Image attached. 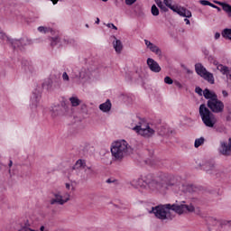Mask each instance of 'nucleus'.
Here are the masks:
<instances>
[{"label": "nucleus", "mask_w": 231, "mask_h": 231, "mask_svg": "<svg viewBox=\"0 0 231 231\" xmlns=\"http://www.w3.org/2000/svg\"><path fill=\"white\" fill-rule=\"evenodd\" d=\"M139 183H145L150 189H156V190H169L170 187H174L178 184V180L174 175L170 173H161L157 177L153 174L148 173L142 176L138 180Z\"/></svg>", "instance_id": "1"}, {"label": "nucleus", "mask_w": 231, "mask_h": 231, "mask_svg": "<svg viewBox=\"0 0 231 231\" xmlns=\"http://www.w3.org/2000/svg\"><path fill=\"white\" fill-rule=\"evenodd\" d=\"M224 111L225 103L219 99H215V101H208L207 105L201 104L199 108L201 120L206 127H214L217 122L214 113L219 114L223 113Z\"/></svg>", "instance_id": "2"}, {"label": "nucleus", "mask_w": 231, "mask_h": 231, "mask_svg": "<svg viewBox=\"0 0 231 231\" xmlns=\"http://www.w3.org/2000/svg\"><path fill=\"white\" fill-rule=\"evenodd\" d=\"M133 147L129 146L127 141H116L112 143L111 152L115 162H122L125 156L133 154Z\"/></svg>", "instance_id": "3"}, {"label": "nucleus", "mask_w": 231, "mask_h": 231, "mask_svg": "<svg viewBox=\"0 0 231 231\" xmlns=\"http://www.w3.org/2000/svg\"><path fill=\"white\" fill-rule=\"evenodd\" d=\"M171 207V204H165V205H158L155 207H152V209L149 211V214H154L155 217L157 219H161V221H165V219H168L169 221H172L174 217L171 216V213L169 212V208Z\"/></svg>", "instance_id": "4"}, {"label": "nucleus", "mask_w": 231, "mask_h": 231, "mask_svg": "<svg viewBox=\"0 0 231 231\" xmlns=\"http://www.w3.org/2000/svg\"><path fill=\"white\" fill-rule=\"evenodd\" d=\"M0 33L2 35V39L5 38L6 41L10 42L14 50H16V48H19V50H23L24 46H32V44H33V40L30 38H21L20 40H14L6 36V34L4 32H0Z\"/></svg>", "instance_id": "5"}, {"label": "nucleus", "mask_w": 231, "mask_h": 231, "mask_svg": "<svg viewBox=\"0 0 231 231\" xmlns=\"http://www.w3.org/2000/svg\"><path fill=\"white\" fill-rule=\"evenodd\" d=\"M195 71L197 75L207 80L208 84H215L216 79H214V74L208 71L206 68H204L203 64L196 63L195 64Z\"/></svg>", "instance_id": "6"}, {"label": "nucleus", "mask_w": 231, "mask_h": 231, "mask_svg": "<svg viewBox=\"0 0 231 231\" xmlns=\"http://www.w3.org/2000/svg\"><path fill=\"white\" fill-rule=\"evenodd\" d=\"M163 3L166 8H170V10H172V12L178 14V15H180V17H192V13L187 10V8L172 5V0H163Z\"/></svg>", "instance_id": "7"}, {"label": "nucleus", "mask_w": 231, "mask_h": 231, "mask_svg": "<svg viewBox=\"0 0 231 231\" xmlns=\"http://www.w3.org/2000/svg\"><path fill=\"white\" fill-rule=\"evenodd\" d=\"M134 131L144 138H151V136L154 134V129L151 128L149 125L143 123H139V125H135Z\"/></svg>", "instance_id": "8"}, {"label": "nucleus", "mask_w": 231, "mask_h": 231, "mask_svg": "<svg viewBox=\"0 0 231 231\" xmlns=\"http://www.w3.org/2000/svg\"><path fill=\"white\" fill-rule=\"evenodd\" d=\"M69 111V106L66 104V101H61L60 105H56L51 107V116H62L68 115Z\"/></svg>", "instance_id": "9"}, {"label": "nucleus", "mask_w": 231, "mask_h": 231, "mask_svg": "<svg viewBox=\"0 0 231 231\" xmlns=\"http://www.w3.org/2000/svg\"><path fill=\"white\" fill-rule=\"evenodd\" d=\"M147 66L153 73H160V71H162V67H160L158 61L154 60L152 58L147 59Z\"/></svg>", "instance_id": "10"}, {"label": "nucleus", "mask_w": 231, "mask_h": 231, "mask_svg": "<svg viewBox=\"0 0 231 231\" xmlns=\"http://www.w3.org/2000/svg\"><path fill=\"white\" fill-rule=\"evenodd\" d=\"M53 196L55 199H51V205H55V203H58V205H64L69 201V197L63 199L62 195L59 193H54Z\"/></svg>", "instance_id": "11"}, {"label": "nucleus", "mask_w": 231, "mask_h": 231, "mask_svg": "<svg viewBox=\"0 0 231 231\" xmlns=\"http://www.w3.org/2000/svg\"><path fill=\"white\" fill-rule=\"evenodd\" d=\"M203 97L208 100V102H214L215 100H217V95L208 88H205L203 90Z\"/></svg>", "instance_id": "12"}, {"label": "nucleus", "mask_w": 231, "mask_h": 231, "mask_svg": "<svg viewBox=\"0 0 231 231\" xmlns=\"http://www.w3.org/2000/svg\"><path fill=\"white\" fill-rule=\"evenodd\" d=\"M219 152L223 156H230V142L228 143L226 142H221Z\"/></svg>", "instance_id": "13"}, {"label": "nucleus", "mask_w": 231, "mask_h": 231, "mask_svg": "<svg viewBox=\"0 0 231 231\" xmlns=\"http://www.w3.org/2000/svg\"><path fill=\"white\" fill-rule=\"evenodd\" d=\"M169 210H173V212H176V214L181 215L183 214V212H185V204H181V205L172 204L169 208Z\"/></svg>", "instance_id": "14"}, {"label": "nucleus", "mask_w": 231, "mask_h": 231, "mask_svg": "<svg viewBox=\"0 0 231 231\" xmlns=\"http://www.w3.org/2000/svg\"><path fill=\"white\" fill-rule=\"evenodd\" d=\"M111 100L107 99L105 103L99 105V109L103 113H109L111 111Z\"/></svg>", "instance_id": "15"}, {"label": "nucleus", "mask_w": 231, "mask_h": 231, "mask_svg": "<svg viewBox=\"0 0 231 231\" xmlns=\"http://www.w3.org/2000/svg\"><path fill=\"white\" fill-rule=\"evenodd\" d=\"M22 67L23 68L24 71L33 73V65H32V62L28 61L27 60H23L22 61Z\"/></svg>", "instance_id": "16"}, {"label": "nucleus", "mask_w": 231, "mask_h": 231, "mask_svg": "<svg viewBox=\"0 0 231 231\" xmlns=\"http://www.w3.org/2000/svg\"><path fill=\"white\" fill-rule=\"evenodd\" d=\"M114 39L116 40V42H114V50H116L117 53H122V50H124V45L122 44V41L116 39L115 36H114Z\"/></svg>", "instance_id": "17"}, {"label": "nucleus", "mask_w": 231, "mask_h": 231, "mask_svg": "<svg viewBox=\"0 0 231 231\" xmlns=\"http://www.w3.org/2000/svg\"><path fill=\"white\" fill-rule=\"evenodd\" d=\"M217 69H218V71H220V73H222V75H230V69L223 64H218L217 66Z\"/></svg>", "instance_id": "18"}, {"label": "nucleus", "mask_w": 231, "mask_h": 231, "mask_svg": "<svg viewBox=\"0 0 231 231\" xmlns=\"http://www.w3.org/2000/svg\"><path fill=\"white\" fill-rule=\"evenodd\" d=\"M72 169L73 171H76V169H86V160L79 159Z\"/></svg>", "instance_id": "19"}, {"label": "nucleus", "mask_w": 231, "mask_h": 231, "mask_svg": "<svg viewBox=\"0 0 231 231\" xmlns=\"http://www.w3.org/2000/svg\"><path fill=\"white\" fill-rule=\"evenodd\" d=\"M69 102H70L72 107H77V106H80V104L82 103V101L80 99H79V97H69Z\"/></svg>", "instance_id": "20"}, {"label": "nucleus", "mask_w": 231, "mask_h": 231, "mask_svg": "<svg viewBox=\"0 0 231 231\" xmlns=\"http://www.w3.org/2000/svg\"><path fill=\"white\" fill-rule=\"evenodd\" d=\"M32 100V107H37V104H39V100H41V95H37V93L33 92Z\"/></svg>", "instance_id": "21"}, {"label": "nucleus", "mask_w": 231, "mask_h": 231, "mask_svg": "<svg viewBox=\"0 0 231 231\" xmlns=\"http://www.w3.org/2000/svg\"><path fill=\"white\" fill-rule=\"evenodd\" d=\"M221 35L224 39L231 41V28H226L222 31Z\"/></svg>", "instance_id": "22"}, {"label": "nucleus", "mask_w": 231, "mask_h": 231, "mask_svg": "<svg viewBox=\"0 0 231 231\" xmlns=\"http://www.w3.org/2000/svg\"><path fill=\"white\" fill-rule=\"evenodd\" d=\"M204 169L208 174H214L216 172V166L212 163L206 164Z\"/></svg>", "instance_id": "23"}, {"label": "nucleus", "mask_w": 231, "mask_h": 231, "mask_svg": "<svg viewBox=\"0 0 231 231\" xmlns=\"http://www.w3.org/2000/svg\"><path fill=\"white\" fill-rule=\"evenodd\" d=\"M52 84H53V81L48 79L42 83V88L43 89H47V91H51Z\"/></svg>", "instance_id": "24"}, {"label": "nucleus", "mask_w": 231, "mask_h": 231, "mask_svg": "<svg viewBox=\"0 0 231 231\" xmlns=\"http://www.w3.org/2000/svg\"><path fill=\"white\" fill-rule=\"evenodd\" d=\"M38 32H40L41 33H53V29L45 26H40L38 27Z\"/></svg>", "instance_id": "25"}, {"label": "nucleus", "mask_w": 231, "mask_h": 231, "mask_svg": "<svg viewBox=\"0 0 231 231\" xmlns=\"http://www.w3.org/2000/svg\"><path fill=\"white\" fill-rule=\"evenodd\" d=\"M168 134H169V129H167V127L161 126L158 128V134L160 136H167Z\"/></svg>", "instance_id": "26"}, {"label": "nucleus", "mask_w": 231, "mask_h": 231, "mask_svg": "<svg viewBox=\"0 0 231 231\" xmlns=\"http://www.w3.org/2000/svg\"><path fill=\"white\" fill-rule=\"evenodd\" d=\"M150 51H152V53H155V55L162 56V50L159 49L158 46L154 45V43L149 48Z\"/></svg>", "instance_id": "27"}, {"label": "nucleus", "mask_w": 231, "mask_h": 231, "mask_svg": "<svg viewBox=\"0 0 231 231\" xmlns=\"http://www.w3.org/2000/svg\"><path fill=\"white\" fill-rule=\"evenodd\" d=\"M205 143V137H199L195 140L194 147L198 149V147H201Z\"/></svg>", "instance_id": "28"}, {"label": "nucleus", "mask_w": 231, "mask_h": 231, "mask_svg": "<svg viewBox=\"0 0 231 231\" xmlns=\"http://www.w3.org/2000/svg\"><path fill=\"white\" fill-rule=\"evenodd\" d=\"M156 5L162 11V12H169V8L163 5V3L162 1H156Z\"/></svg>", "instance_id": "29"}, {"label": "nucleus", "mask_w": 231, "mask_h": 231, "mask_svg": "<svg viewBox=\"0 0 231 231\" xmlns=\"http://www.w3.org/2000/svg\"><path fill=\"white\" fill-rule=\"evenodd\" d=\"M152 14L154 17H158V15H160V9H158V7L156 6V5H152V9H151Z\"/></svg>", "instance_id": "30"}, {"label": "nucleus", "mask_w": 231, "mask_h": 231, "mask_svg": "<svg viewBox=\"0 0 231 231\" xmlns=\"http://www.w3.org/2000/svg\"><path fill=\"white\" fill-rule=\"evenodd\" d=\"M222 10H224L226 14H231V5L224 2V4H222Z\"/></svg>", "instance_id": "31"}, {"label": "nucleus", "mask_w": 231, "mask_h": 231, "mask_svg": "<svg viewBox=\"0 0 231 231\" xmlns=\"http://www.w3.org/2000/svg\"><path fill=\"white\" fill-rule=\"evenodd\" d=\"M60 42L59 36L51 38V48H54V46H57V43Z\"/></svg>", "instance_id": "32"}, {"label": "nucleus", "mask_w": 231, "mask_h": 231, "mask_svg": "<svg viewBox=\"0 0 231 231\" xmlns=\"http://www.w3.org/2000/svg\"><path fill=\"white\" fill-rule=\"evenodd\" d=\"M195 208L192 205H184V212H194Z\"/></svg>", "instance_id": "33"}, {"label": "nucleus", "mask_w": 231, "mask_h": 231, "mask_svg": "<svg viewBox=\"0 0 231 231\" xmlns=\"http://www.w3.org/2000/svg\"><path fill=\"white\" fill-rule=\"evenodd\" d=\"M164 82H165L166 84H168L169 86L174 84V80L172 79V78H171V77H169V76H166V77L164 78Z\"/></svg>", "instance_id": "34"}, {"label": "nucleus", "mask_w": 231, "mask_h": 231, "mask_svg": "<svg viewBox=\"0 0 231 231\" xmlns=\"http://www.w3.org/2000/svg\"><path fill=\"white\" fill-rule=\"evenodd\" d=\"M195 93L199 97H203V89L200 87H196Z\"/></svg>", "instance_id": "35"}, {"label": "nucleus", "mask_w": 231, "mask_h": 231, "mask_svg": "<svg viewBox=\"0 0 231 231\" xmlns=\"http://www.w3.org/2000/svg\"><path fill=\"white\" fill-rule=\"evenodd\" d=\"M208 221L209 225H217V220L214 217H208Z\"/></svg>", "instance_id": "36"}, {"label": "nucleus", "mask_w": 231, "mask_h": 231, "mask_svg": "<svg viewBox=\"0 0 231 231\" xmlns=\"http://www.w3.org/2000/svg\"><path fill=\"white\" fill-rule=\"evenodd\" d=\"M200 5H202L203 6H210V5L212 3H210L208 0H200L199 1Z\"/></svg>", "instance_id": "37"}, {"label": "nucleus", "mask_w": 231, "mask_h": 231, "mask_svg": "<svg viewBox=\"0 0 231 231\" xmlns=\"http://www.w3.org/2000/svg\"><path fill=\"white\" fill-rule=\"evenodd\" d=\"M125 3L126 5V6H133V5H134V3H136V0H125Z\"/></svg>", "instance_id": "38"}, {"label": "nucleus", "mask_w": 231, "mask_h": 231, "mask_svg": "<svg viewBox=\"0 0 231 231\" xmlns=\"http://www.w3.org/2000/svg\"><path fill=\"white\" fill-rule=\"evenodd\" d=\"M64 42H65V44H75V40H73V39H68V40L64 39Z\"/></svg>", "instance_id": "39"}, {"label": "nucleus", "mask_w": 231, "mask_h": 231, "mask_svg": "<svg viewBox=\"0 0 231 231\" xmlns=\"http://www.w3.org/2000/svg\"><path fill=\"white\" fill-rule=\"evenodd\" d=\"M62 79H63V80H66L67 82H69V76H68L67 72H64L62 74Z\"/></svg>", "instance_id": "40"}, {"label": "nucleus", "mask_w": 231, "mask_h": 231, "mask_svg": "<svg viewBox=\"0 0 231 231\" xmlns=\"http://www.w3.org/2000/svg\"><path fill=\"white\" fill-rule=\"evenodd\" d=\"M107 28H112L113 30H118V27L115 25V23H107Z\"/></svg>", "instance_id": "41"}, {"label": "nucleus", "mask_w": 231, "mask_h": 231, "mask_svg": "<svg viewBox=\"0 0 231 231\" xmlns=\"http://www.w3.org/2000/svg\"><path fill=\"white\" fill-rule=\"evenodd\" d=\"M209 6H211V8H215L216 10H217V12H221V7L216 5L212 4V3H211V5Z\"/></svg>", "instance_id": "42"}, {"label": "nucleus", "mask_w": 231, "mask_h": 231, "mask_svg": "<svg viewBox=\"0 0 231 231\" xmlns=\"http://www.w3.org/2000/svg\"><path fill=\"white\" fill-rule=\"evenodd\" d=\"M202 52L204 53V55L206 56V57H208V55H209V51H208V50H207V48H204V49H202Z\"/></svg>", "instance_id": "43"}, {"label": "nucleus", "mask_w": 231, "mask_h": 231, "mask_svg": "<svg viewBox=\"0 0 231 231\" xmlns=\"http://www.w3.org/2000/svg\"><path fill=\"white\" fill-rule=\"evenodd\" d=\"M196 189V188L193 187L192 185L188 187L189 192H196V189Z\"/></svg>", "instance_id": "44"}, {"label": "nucleus", "mask_w": 231, "mask_h": 231, "mask_svg": "<svg viewBox=\"0 0 231 231\" xmlns=\"http://www.w3.org/2000/svg\"><path fill=\"white\" fill-rule=\"evenodd\" d=\"M87 170L88 171V174H95V171L91 168V166L87 167Z\"/></svg>", "instance_id": "45"}, {"label": "nucleus", "mask_w": 231, "mask_h": 231, "mask_svg": "<svg viewBox=\"0 0 231 231\" xmlns=\"http://www.w3.org/2000/svg\"><path fill=\"white\" fill-rule=\"evenodd\" d=\"M144 42H145V45L147 46V48H150L153 44L152 42H151L148 40H144Z\"/></svg>", "instance_id": "46"}, {"label": "nucleus", "mask_w": 231, "mask_h": 231, "mask_svg": "<svg viewBox=\"0 0 231 231\" xmlns=\"http://www.w3.org/2000/svg\"><path fill=\"white\" fill-rule=\"evenodd\" d=\"M174 85L177 86V88H180V89L183 88V86L181 85V83H180V81H174Z\"/></svg>", "instance_id": "47"}, {"label": "nucleus", "mask_w": 231, "mask_h": 231, "mask_svg": "<svg viewBox=\"0 0 231 231\" xmlns=\"http://www.w3.org/2000/svg\"><path fill=\"white\" fill-rule=\"evenodd\" d=\"M231 223V220L228 221V220H224L222 223H220L221 226H223V225H230Z\"/></svg>", "instance_id": "48"}, {"label": "nucleus", "mask_w": 231, "mask_h": 231, "mask_svg": "<svg viewBox=\"0 0 231 231\" xmlns=\"http://www.w3.org/2000/svg\"><path fill=\"white\" fill-rule=\"evenodd\" d=\"M222 95L225 98H226V97H228V92H226V90H223Z\"/></svg>", "instance_id": "49"}, {"label": "nucleus", "mask_w": 231, "mask_h": 231, "mask_svg": "<svg viewBox=\"0 0 231 231\" xmlns=\"http://www.w3.org/2000/svg\"><path fill=\"white\" fill-rule=\"evenodd\" d=\"M215 5H219V6H222V5H225V2H219V1H214Z\"/></svg>", "instance_id": "50"}, {"label": "nucleus", "mask_w": 231, "mask_h": 231, "mask_svg": "<svg viewBox=\"0 0 231 231\" xmlns=\"http://www.w3.org/2000/svg\"><path fill=\"white\" fill-rule=\"evenodd\" d=\"M219 37H221V33L216 32L215 33V39L217 40V39H219Z\"/></svg>", "instance_id": "51"}, {"label": "nucleus", "mask_w": 231, "mask_h": 231, "mask_svg": "<svg viewBox=\"0 0 231 231\" xmlns=\"http://www.w3.org/2000/svg\"><path fill=\"white\" fill-rule=\"evenodd\" d=\"M189 19H190V17H186L184 19V21L186 22V24H190V20H189Z\"/></svg>", "instance_id": "52"}, {"label": "nucleus", "mask_w": 231, "mask_h": 231, "mask_svg": "<svg viewBox=\"0 0 231 231\" xmlns=\"http://www.w3.org/2000/svg\"><path fill=\"white\" fill-rule=\"evenodd\" d=\"M88 108V106L86 105H81V109L82 111H86V109Z\"/></svg>", "instance_id": "53"}, {"label": "nucleus", "mask_w": 231, "mask_h": 231, "mask_svg": "<svg viewBox=\"0 0 231 231\" xmlns=\"http://www.w3.org/2000/svg\"><path fill=\"white\" fill-rule=\"evenodd\" d=\"M106 183H115V180H111V179H107L106 180Z\"/></svg>", "instance_id": "54"}, {"label": "nucleus", "mask_w": 231, "mask_h": 231, "mask_svg": "<svg viewBox=\"0 0 231 231\" xmlns=\"http://www.w3.org/2000/svg\"><path fill=\"white\" fill-rule=\"evenodd\" d=\"M65 187H66V189H67L68 190H69L71 185H69V183H66V184H65Z\"/></svg>", "instance_id": "55"}, {"label": "nucleus", "mask_w": 231, "mask_h": 231, "mask_svg": "<svg viewBox=\"0 0 231 231\" xmlns=\"http://www.w3.org/2000/svg\"><path fill=\"white\" fill-rule=\"evenodd\" d=\"M226 122H230V121H231V116H227L226 117Z\"/></svg>", "instance_id": "56"}, {"label": "nucleus", "mask_w": 231, "mask_h": 231, "mask_svg": "<svg viewBox=\"0 0 231 231\" xmlns=\"http://www.w3.org/2000/svg\"><path fill=\"white\" fill-rule=\"evenodd\" d=\"M53 5H57L59 3V0H51Z\"/></svg>", "instance_id": "57"}, {"label": "nucleus", "mask_w": 231, "mask_h": 231, "mask_svg": "<svg viewBox=\"0 0 231 231\" xmlns=\"http://www.w3.org/2000/svg\"><path fill=\"white\" fill-rule=\"evenodd\" d=\"M96 24H100V18H97Z\"/></svg>", "instance_id": "58"}, {"label": "nucleus", "mask_w": 231, "mask_h": 231, "mask_svg": "<svg viewBox=\"0 0 231 231\" xmlns=\"http://www.w3.org/2000/svg\"><path fill=\"white\" fill-rule=\"evenodd\" d=\"M229 142V147H230V152H231V137L228 139Z\"/></svg>", "instance_id": "59"}, {"label": "nucleus", "mask_w": 231, "mask_h": 231, "mask_svg": "<svg viewBox=\"0 0 231 231\" xmlns=\"http://www.w3.org/2000/svg\"><path fill=\"white\" fill-rule=\"evenodd\" d=\"M12 165H14V162L12 161H10L8 166L12 167Z\"/></svg>", "instance_id": "60"}, {"label": "nucleus", "mask_w": 231, "mask_h": 231, "mask_svg": "<svg viewBox=\"0 0 231 231\" xmlns=\"http://www.w3.org/2000/svg\"><path fill=\"white\" fill-rule=\"evenodd\" d=\"M40 231H44V226H42L40 227Z\"/></svg>", "instance_id": "61"}, {"label": "nucleus", "mask_w": 231, "mask_h": 231, "mask_svg": "<svg viewBox=\"0 0 231 231\" xmlns=\"http://www.w3.org/2000/svg\"><path fill=\"white\" fill-rule=\"evenodd\" d=\"M101 1H103V3H107L108 0H101Z\"/></svg>", "instance_id": "62"}, {"label": "nucleus", "mask_w": 231, "mask_h": 231, "mask_svg": "<svg viewBox=\"0 0 231 231\" xmlns=\"http://www.w3.org/2000/svg\"><path fill=\"white\" fill-rule=\"evenodd\" d=\"M115 208H118V205H115Z\"/></svg>", "instance_id": "63"}, {"label": "nucleus", "mask_w": 231, "mask_h": 231, "mask_svg": "<svg viewBox=\"0 0 231 231\" xmlns=\"http://www.w3.org/2000/svg\"><path fill=\"white\" fill-rule=\"evenodd\" d=\"M209 59H213L212 56H209Z\"/></svg>", "instance_id": "64"}]
</instances>
